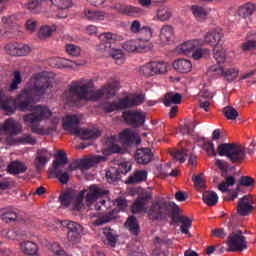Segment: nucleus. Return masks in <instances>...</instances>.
<instances>
[{
  "instance_id": "1",
  "label": "nucleus",
  "mask_w": 256,
  "mask_h": 256,
  "mask_svg": "<svg viewBox=\"0 0 256 256\" xmlns=\"http://www.w3.org/2000/svg\"><path fill=\"white\" fill-rule=\"evenodd\" d=\"M93 79L82 78L71 82L63 93L67 103L76 107L81 105V101H99L102 97L113 99L119 91V81L109 80L101 89L93 91Z\"/></svg>"
},
{
  "instance_id": "2",
  "label": "nucleus",
  "mask_w": 256,
  "mask_h": 256,
  "mask_svg": "<svg viewBox=\"0 0 256 256\" xmlns=\"http://www.w3.org/2000/svg\"><path fill=\"white\" fill-rule=\"evenodd\" d=\"M51 74L46 76H37L31 79V87L25 88L16 98H5L3 91L0 90V107L8 115H13L16 109L20 111H31L36 95H45L47 89L53 87V81L50 80Z\"/></svg>"
},
{
  "instance_id": "3",
  "label": "nucleus",
  "mask_w": 256,
  "mask_h": 256,
  "mask_svg": "<svg viewBox=\"0 0 256 256\" xmlns=\"http://www.w3.org/2000/svg\"><path fill=\"white\" fill-rule=\"evenodd\" d=\"M150 221H167L171 217L174 223H181V233H189V227L193 225V220L182 215V211L177 204L167 200L152 202L148 210L145 211Z\"/></svg>"
},
{
  "instance_id": "4",
  "label": "nucleus",
  "mask_w": 256,
  "mask_h": 256,
  "mask_svg": "<svg viewBox=\"0 0 256 256\" xmlns=\"http://www.w3.org/2000/svg\"><path fill=\"white\" fill-rule=\"evenodd\" d=\"M53 113L47 106H34L33 112L29 114H25L23 116L24 124L27 127L31 128L32 133H36L37 135H51L54 131H57V123H59V118H54V124L52 127H48L47 129H43L41 127V121L44 119H49Z\"/></svg>"
},
{
  "instance_id": "5",
  "label": "nucleus",
  "mask_w": 256,
  "mask_h": 256,
  "mask_svg": "<svg viewBox=\"0 0 256 256\" xmlns=\"http://www.w3.org/2000/svg\"><path fill=\"white\" fill-rule=\"evenodd\" d=\"M100 44L96 46V51L101 57H112L115 61L123 63L125 54L123 50L117 48V41H123V36L106 32L100 35Z\"/></svg>"
},
{
  "instance_id": "6",
  "label": "nucleus",
  "mask_w": 256,
  "mask_h": 256,
  "mask_svg": "<svg viewBox=\"0 0 256 256\" xmlns=\"http://www.w3.org/2000/svg\"><path fill=\"white\" fill-rule=\"evenodd\" d=\"M255 147V141L251 142L249 148L237 143H223L218 145L217 153L220 157H227L231 163H242L247 159V153H255Z\"/></svg>"
},
{
  "instance_id": "7",
  "label": "nucleus",
  "mask_w": 256,
  "mask_h": 256,
  "mask_svg": "<svg viewBox=\"0 0 256 256\" xmlns=\"http://www.w3.org/2000/svg\"><path fill=\"white\" fill-rule=\"evenodd\" d=\"M83 119L82 115H67L63 119L64 131H69L70 135H76L82 140L97 139L101 137V131L99 129H81L79 123Z\"/></svg>"
},
{
  "instance_id": "8",
  "label": "nucleus",
  "mask_w": 256,
  "mask_h": 256,
  "mask_svg": "<svg viewBox=\"0 0 256 256\" xmlns=\"http://www.w3.org/2000/svg\"><path fill=\"white\" fill-rule=\"evenodd\" d=\"M105 195H109V191L97 186L91 185L87 190H82L76 198V203L74 204V211H81L83 207V199H86L87 205H91L95 203L97 199L100 197H105Z\"/></svg>"
},
{
  "instance_id": "9",
  "label": "nucleus",
  "mask_w": 256,
  "mask_h": 256,
  "mask_svg": "<svg viewBox=\"0 0 256 256\" xmlns=\"http://www.w3.org/2000/svg\"><path fill=\"white\" fill-rule=\"evenodd\" d=\"M145 103V96L136 95V96H126L121 98L118 102H111L104 104L102 109L105 113H113V111H123L125 109H131Z\"/></svg>"
},
{
  "instance_id": "10",
  "label": "nucleus",
  "mask_w": 256,
  "mask_h": 256,
  "mask_svg": "<svg viewBox=\"0 0 256 256\" xmlns=\"http://www.w3.org/2000/svg\"><path fill=\"white\" fill-rule=\"evenodd\" d=\"M114 205H116L118 209L115 208L107 214L98 216L95 214L90 215V217H97V219L93 222L95 227H101L103 225H107V223H111V221H115L119 211H125V209H127V200L125 198H118L115 200Z\"/></svg>"
},
{
  "instance_id": "11",
  "label": "nucleus",
  "mask_w": 256,
  "mask_h": 256,
  "mask_svg": "<svg viewBox=\"0 0 256 256\" xmlns=\"http://www.w3.org/2000/svg\"><path fill=\"white\" fill-rule=\"evenodd\" d=\"M180 55H186L187 57H193L196 61H199L207 53V50L201 49L199 40H190L184 42L177 47Z\"/></svg>"
},
{
  "instance_id": "12",
  "label": "nucleus",
  "mask_w": 256,
  "mask_h": 256,
  "mask_svg": "<svg viewBox=\"0 0 256 256\" xmlns=\"http://www.w3.org/2000/svg\"><path fill=\"white\" fill-rule=\"evenodd\" d=\"M228 251L237 253L247 249V238L243 235V231L236 229L229 234L227 239Z\"/></svg>"
},
{
  "instance_id": "13",
  "label": "nucleus",
  "mask_w": 256,
  "mask_h": 256,
  "mask_svg": "<svg viewBox=\"0 0 256 256\" xmlns=\"http://www.w3.org/2000/svg\"><path fill=\"white\" fill-rule=\"evenodd\" d=\"M101 161H107L105 156H92L90 158H84L80 161L72 162L68 168V173L71 171H77V169H91V167H95L97 163H101Z\"/></svg>"
},
{
  "instance_id": "14",
  "label": "nucleus",
  "mask_w": 256,
  "mask_h": 256,
  "mask_svg": "<svg viewBox=\"0 0 256 256\" xmlns=\"http://www.w3.org/2000/svg\"><path fill=\"white\" fill-rule=\"evenodd\" d=\"M207 75L208 77H213V75H221L222 77H225L226 81L231 83L232 81H235L237 77H239V71L233 68L225 70L223 66L212 65L209 67Z\"/></svg>"
},
{
  "instance_id": "15",
  "label": "nucleus",
  "mask_w": 256,
  "mask_h": 256,
  "mask_svg": "<svg viewBox=\"0 0 256 256\" xmlns=\"http://www.w3.org/2000/svg\"><path fill=\"white\" fill-rule=\"evenodd\" d=\"M67 239L72 245H77L81 243V235H83V226L77 222L68 221L66 223Z\"/></svg>"
},
{
  "instance_id": "16",
  "label": "nucleus",
  "mask_w": 256,
  "mask_h": 256,
  "mask_svg": "<svg viewBox=\"0 0 256 256\" xmlns=\"http://www.w3.org/2000/svg\"><path fill=\"white\" fill-rule=\"evenodd\" d=\"M122 119H124L127 125H133L134 127H140L145 123V115L141 111L127 110L122 114Z\"/></svg>"
},
{
  "instance_id": "17",
  "label": "nucleus",
  "mask_w": 256,
  "mask_h": 256,
  "mask_svg": "<svg viewBox=\"0 0 256 256\" xmlns=\"http://www.w3.org/2000/svg\"><path fill=\"white\" fill-rule=\"evenodd\" d=\"M255 211V207L253 206V196L245 195L240 198L237 204V213L241 217H247V215H251Z\"/></svg>"
},
{
  "instance_id": "18",
  "label": "nucleus",
  "mask_w": 256,
  "mask_h": 256,
  "mask_svg": "<svg viewBox=\"0 0 256 256\" xmlns=\"http://www.w3.org/2000/svg\"><path fill=\"white\" fill-rule=\"evenodd\" d=\"M6 53L12 57H25L31 53V47L29 45H19L17 42L8 43L5 46Z\"/></svg>"
},
{
  "instance_id": "19",
  "label": "nucleus",
  "mask_w": 256,
  "mask_h": 256,
  "mask_svg": "<svg viewBox=\"0 0 256 256\" xmlns=\"http://www.w3.org/2000/svg\"><path fill=\"white\" fill-rule=\"evenodd\" d=\"M153 199V195L151 192L144 191L139 194L138 198L132 205V213H141L145 210V206L147 205V201Z\"/></svg>"
},
{
  "instance_id": "20",
  "label": "nucleus",
  "mask_w": 256,
  "mask_h": 256,
  "mask_svg": "<svg viewBox=\"0 0 256 256\" xmlns=\"http://www.w3.org/2000/svg\"><path fill=\"white\" fill-rule=\"evenodd\" d=\"M134 159L138 165H147L153 159V151L150 148H138L135 152Z\"/></svg>"
},
{
  "instance_id": "21",
  "label": "nucleus",
  "mask_w": 256,
  "mask_h": 256,
  "mask_svg": "<svg viewBox=\"0 0 256 256\" xmlns=\"http://www.w3.org/2000/svg\"><path fill=\"white\" fill-rule=\"evenodd\" d=\"M2 131H5L10 135H19V133H22L23 131V126L14 118H8L2 125Z\"/></svg>"
},
{
  "instance_id": "22",
  "label": "nucleus",
  "mask_w": 256,
  "mask_h": 256,
  "mask_svg": "<svg viewBox=\"0 0 256 256\" xmlns=\"http://www.w3.org/2000/svg\"><path fill=\"white\" fill-rule=\"evenodd\" d=\"M122 48L128 53H143L147 49V46L143 41L136 39L124 42Z\"/></svg>"
},
{
  "instance_id": "23",
  "label": "nucleus",
  "mask_w": 256,
  "mask_h": 256,
  "mask_svg": "<svg viewBox=\"0 0 256 256\" xmlns=\"http://www.w3.org/2000/svg\"><path fill=\"white\" fill-rule=\"evenodd\" d=\"M224 35L225 34L223 33V29L215 28V29L208 31L204 35V41L208 45H212V46L219 45V41H221V39H223Z\"/></svg>"
},
{
  "instance_id": "24",
  "label": "nucleus",
  "mask_w": 256,
  "mask_h": 256,
  "mask_svg": "<svg viewBox=\"0 0 256 256\" xmlns=\"http://www.w3.org/2000/svg\"><path fill=\"white\" fill-rule=\"evenodd\" d=\"M49 159H51V152L46 149L38 150L34 160L36 171H41L47 165Z\"/></svg>"
},
{
  "instance_id": "25",
  "label": "nucleus",
  "mask_w": 256,
  "mask_h": 256,
  "mask_svg": "<svg viewBox=\"0 0 256 256\" xmlns=\"http://www.w3.org/2000/svg\"><path fill=\"white\" fill-rule=\"evenodd\" d=\"M173 69L178 71V73H191L193 63H191L188 59H178L173 62Z\"/></svg>"
},
{
  "instance_id": "26",
  "label": "nucleus",
  "mask_w": 256,
  "mask_h": 256,
  "mask_svg": "<svg viewBox=\"0 0 256 256\" xmlns=\"http://www.w3.org/2000/svg\"><path fill=\"white\" fill-rule=\"evenodd\" d=\"M183 101V95L177 92H168L165 94L163 103L165 107H171V105H181Z\"/></svg>"
},
{
  "instance_id": "27",
  "label": "nucleus",
  "mask_w": 256,
  "mask_h": 256,
  "mask_svg": "<svg viewBox=\"0 0 256 256\" xmlns=\"http://www.w3.org/2000/svg\"><path fill=\"white\" fill-rule=\"evenodd\" d=\"M119 11L128 17H141V15H144L143 9L131 5L121 6Z\"/></svg>"
},
{
  "instance_id": "28",
  "label": "nucleus",
  "mask_w": 256,
  "mask_h": 256,
  "mask_svg": "<svg viewBox=\"0 0 256 256\" xmlns=\"http://www.w3.org/2000/svg\"><path fill=\"white\" fill-rule=\"evenodd\" d=\"M69 163V159L67 158V153L65 151H59L57 154L56 160L53 161L52 167L53 171H60L59 167H65Z\"/></svg>"
},
{
  "instance_id": "29",
  "label": "nucleus",
  "mask_w": 256,
  "mask_h": 256,
  "mask_svg": "<svg viewBox=\"0 0 256 256\" xmlns=\"http://www.w3.org/2000/svg\"><path fill=\"white\" fill-rule=\"evenodd\" d=\"M125 226L132 235L137 236L139 235V233H141V227L139 226V222L134 216H131L127 219Z\"/></svg>"
},
{
  "instance_id": "30",
  "label": "nucleus",
  "mask_w": 256,
  "mask_h": 256,
  "mask_svg": "<svg viewBox=\"0 0 256 256\" xmlns=\"http://www.w3.org/2000/svg\"><path fill=\"white\" fill-rule=\"evenodd\" d=\"M202 201L208 205V207H214V205H217L219 201V196L216 192L206 191L202 195Z\"/></svg>"
},
{
  "instance_id": "31",
  "label": "nucleus",
  "mask_w": 256,
  "mask_h": 256,
  "mask_svg": "<svg viewBox=\"0 0 256 256\" xmlns=\"http://www.w3.org/2000/svg\"><path fill=\"white\" fill-rule=\"evenodd\" d=\"M255 9V4L246 3L238 9V15L242 17V19H247V17H251V15L255 13Z\"/></svg>"
},
{
  "instance_id": "32",
  "label": "nucleus",
  "mask_w": 256,
  "mask_h": 256,
  "mask_svg": "<svg viewBox=\"0 0 256 256\" xmlns=\"http://www.w3.org/2000/svg\"><path fill=\"white\" fill-rule=\"evenodd\" d=\"M214 59L219 67H223V63H225V60L227 59V54L225 50L219 46L214 47Z\"/></svg>"
},
{
  "instance_id": "33",
  "label": "nucleus",
  "mask_w": 256,
  "mask_h": 256,
  "mask_svg": "<svg viewBox=\"0 0 256 256\" xmlns=\"http://www.w3.org/2000/svg\"><path fill=\"white\" fill-rule=\"evenodd\" d=\"M173 37V26L164 25L160 30V40L162 43H169Z\"/></svg>"
},
{
  "instance_id": "34",
  "label": "nucleus",
  "mask_w": 256,
  "mask_h": 256,
  "mask_svg": "<svg viewBox=\"0 0 256 256\" xmlns=\"http://www.w3.org/2000/svg\"><path fill=\"white\" fill-rule=\"evenodd\" d=\"M8 171L11 174L18 175V173H25V171H27V166L23 162H12L8 166Z\"/></svg>"
},
{
  "instance_id": "35",
  "label": "nucleus",
  "mask_w": 256,
  "mask_h": 256,
  "mask_svg": "<svg viewBox=\"0 0 256 256\" xmlns=\"http://www.w3.org/2000/svg\"><path fill=\"white\" fill-rule=\"evenodd\" d=\"M191 11L197 21H205L207 19V10L202 6L193 5L191 6Z\"/></svg>"
},
{
  "instance_id": "36",
  "label": "nucleus",
  "mask_w": 256,
  "mask_h": 256,
  "mask_svg": "<svg viewBox=\"0 0 256 256\" xmlns=\"http://www.w3.org/2000/svg\"><path fill=\"white\" fill-rule=\"evenodd\" d=\"M147 180V171L146 170H137L132 176L128 178V183H141Z\"/></svg>"
},
{
  "instance_id": "37",
  "label": "nucleus",
  "mask_w": 256,
  "mask_h": 256,
  "mask_svg": "<svg viewBox=\"0 0 256 256\" xmlns=\"http://www.w3.org/2000/svg\"><path fill=\"white\" fill-rule=\"evenodd\" d=\"M236 179L234 176H228L226 177L225 181H222L219 185H218V189L219 191H221L222 193H227L229 192V187H233V185H235L236 183Z\"/></svg>"
},
{
  "instance_id": "38",
  "label": "nucleus",
  "mask_w": 256,
  "mask_h": 256,
  "mask_svg": "<svg viewBox=\"0 0 256 256\" xmlns=\"http://www.w3.org/2000/svg\"><path fill=\"white\" fill-rule=\"evenodd\" d=\"M21 249L26 255H37V244L31 241H26L21 244Z\"/></svg>"
},
{
  "instance_id": "39",
  "label": "nucleus",
  "mask_w": 256,
  "mask_h": 256,
  "mask_svg": "<svg viewBox=\"0 0 256 256\" xmlns=\"http://www.w3.org/2000/svg\"><path fill=\"white\" fill-rule=\"evenodd\" d=\"M120 141L123 145H132L133 141H135V134L131 130L126 129L120 133Z\"/></svg>"
},
{
  "instance_id": "40",
  "label": "nucleus",
  "mask_w": 256,
  "mask_h": 256,
  "mask_svg": "<svg viewBox=\"0 0 256 256\" xmlns=\"http://www.w3.org/2000/svg\"><path fill=\"white\" fill-rule=\"evenodd\" d=\"M21 83H23V77H21V72L16 70L13 73V79L12 82L9 86V91H17V89H19V85H21Z\"/></svg>"
},
{
  "instance_id": "41",
  "label": "nucleus",
  "mask_w": 256,
  "mask_h": 256,
  "mask_svg": "<svg viewBox=\"0 0 256 256\" xmlns=\"http://www.w3.org/2000/svg\"><path fill=\"white\" fill-rule=\"evenodd\" d=\"M106 179L108 183H115V181H121V174H119L117 168L112 167L106 171Z\"/></svg>"
},
{
  "instance_id": "42",
  "label": "nucleus",
  "mask_w": 256,
  "mask_h": 256,
  "mask_svg": "<svg viewBox=\"0 0 256 256\" xmlns=\"http://www.w3.org/2000/svg\"><path fill=\"white\" fill-rule=\"evenodd\" d=\"M170 155L175 159V161L185 163V160L187 159V149L182 148L181 150H172L170 151Z\"/></svg>"
},
{
  "instance_id": "43",
  "label": "nucleus",
  "mask_w": 256,
  "mask_h": 256,
  "mask_svg": "<svg viewBox=\"0 0 256 256\" xmlns=\"http://www.w3.org/2000/svg\"><path fill=\"white\" fill-rule=\"evenodd\" d=\"M168 64L166 62H152V70L154 75H161L167 73Z\"/></svg>"
},
{
  "instance_id": "44",
  "label": "nucleus",
  "mask_w": 256,
  "mask_h": 256,
  "mask_svg": "<svg viewBox=\"0 0 256 256\" xmlns=\"http://www.w3.org/2000/svg\"><path fill=\"white\" fill-rule=\"evenodd\" d=\"M51 173L56 175V179L59 180L61 185H67L69 183V179L71 178L69 172H63V170H56Z\"/></svg>"
},
{
  "instance_id": "45",
  "label": "nucleus",
  "mask_w": 256,
  "mask_h": 256,
  "mask_svg": "<svg viewBox=\"0 0 256 256\" xmlns=\"http://www.w3.org/2000/svg\"><path fill=\"white\" fill-rule=\"evenodd\" d=\"M223 114L226 119H229L230 121H235L237 117H239V112H237V109L233 108L232 106H226L223 108Z\"/></svg>"
},
{
  "instance_id": "46",
  "label": "nucleus",
  "mask_w": 256,
  "mask_h": 256,
  "mask_svg": "<svg viewBox=\"0 0 256 256\" xmlns=\"http://www.w3.org/2000/svg\"><path fill=\"white\" fill-rule=\"evenodd\" d=\"M25 232L19 229H12L5 232L6 239L10 241H15L16 239H20V237H25Z\"/></svg>"
},
{
  "instance_id": "47",
  "label": "nucleus",
  "mask_w": 256,
  "mask_h": 256,
  "mask_svg": "<svg viewBox=\"0 0 256 256\" xmlns=\"http://www.w3.org/2000/svg\"><path fill=\"white\" fill-rule=\"evenodd\" d=\"M53 35V30L47 25L41 26L38 31V38L41 41H45L46 39H49Z\"/></svg>"
},
{
  "instance_id": "48",
  "label": "nucleus",
  "mask_w": 256,
  "mask_h": 256,
  "mask_svg": "<svg viewBox=\"0 0 256 256\" xmlns=\"http://www.w3.org/2000/svg\"><path fill=\"white\" fill-rule=\"evenodd\" d=\"M52 5L58 7V9H69L73 7V0H50Z\"/></svg>"
},
{
  "instance_id": "49",
  "label": "nucleus",
  "mask_w": 256,
  "mask_h": 256,
  "mask_svg": "<svg viewBox=\"0 0 256 256\" xmlns=\"http://www.w3.org/2000/svg\"><path fill=\"white\" fill-rule=\"evenodd\" d=\"M59 201L62 207H65V209H67V207H70L71 203H73V195L69 192L63 193L62 195H60Z\"/></svg>"
},
{
  "instance_id": "50",
  "label": "nucleus",
  "mask_w": 256,
  "mask_h": 256,
  "mask_svg": "<svg viewBox=\"0 0 256 256\" xmlns=\"http://www.w3.org/2000/svg\"><path fill=\"white\" fill-rule=\"evenodd\" d=\"M50 249L55 256H71L69 253L65 251V249H63V247H61L60 243H57V242L52 243Z\"/></svg>"
},
{
  "instance_id": "51",
  "label": "nucleus",
  "mask_w": 256,
  "mask_h": 256,
  "mask_svg": "<svg viewBox=\"0 0 256 256\" xmlns=\"http://www.w3.org/2000/svg\"><path fill=\"white\" fill-rule=\"evenodd\" d=\"M84 15L90 21H100L101 19H103V13L91 11L89 9L84 10Z\"/></svg>"
},
{
  "instance_id": "52",
  "label": "nucleus",
  "mask_w": 256,
  "mask_h": 256,
  "mask_svg": "<svg viewBox=\"0 0 256 256\" xmlns=\"http://www.w3.org/2000/svg\"><path fill=\"white\" fill-rule=\"evenodd\" d=\"M26 8L30 13H37L41 9V0H28Z\"/></svg>"
},
{
  "instance_id": "53",
  "label": "nucleus",
  "mask_w": 256,
  "mask_h": 256,
  "mask_svg": "<svg viewBox=\"0 0 256 256\" xmlns=\"http://www.w3.org/2000/svg\"><path fill=\"white\" fill-rule=\"evenodd\" d=\"M18 142L22 143L23 145H37V139L31 134H24L23 136L19 137Z\"/></svg>"
},
{
  "instance_id": "54",
  "label": "nucleus",
  "mask_w": 256,
  "mask_h": 256,
  "mask_svg": "<svg viewBox=\"0 0 256 256\" xmlns=\"http://www.w3.org/2000/svg\"><path fill=\"white\" fill-rule=\"evenodd\" d=\"M66 53L71 57H79L81 55V48L74 44H66Z\"/></svg>"
},
{
  "instance_id": "55",
  "label": "nucleus",
  "mask_w": 256,
  "mask_h": 256,
  "mask_svg": "<svg viewBox=\"0 0 256 256\" xmlns=\"http://www.w3.org/2000/svg\"><path fill=\"white\" fill-rule=\"evenodd\" d=\"M139 71H140L141 75H144V77H153V75H155L153 72L152 62L140 67Z\"/></svg>"
},
{
  "instance_id": "56",
  "label": "nucleus",
  "mask_w": 256,
  "mask_h": 256,
  "mask_svg": "<svg viewBox=\"0 0 256 256\" xmlns=\"http://www.w3.org/2000/svg\"><path fill=\"white\" fill-rule=\"evenodd\" d=\"M171 11L165 8H161L157 12V17L160 21H169L171 19Z\"/></svg>"
},
{
  "instance_id": "57",
  "label": "nucleus",
  "mask_w": 256,
  "mask_h": 256,
  "mask_svg": "<svg viewBox=\"0 0 256 256\" xmlns=\"http://www.w3.org/2000/svg\"><path fill=\"white\" fill-rule=\"evenodd\" d=\"M239 184L242 185V187H253L255 185V179L251 176H241Z\"/></svg>"
},
{
  "instance_id": "58",
  "label": "nucleus",
  "mask_w": 256,
  "mask_h": 256,
  "mask_svg": "<svg viewBox=\"0 0 256 256\" xmlns=\"http://www.w3.org/2000/svg\"><path fill=\"white\" fill-rule=\"evenodd\" d=\"M104 235L110 247H115V245H117V236L113 235V232L111 230L104 231Z\"/></svg>"
},
{
  "instance_id": "59",
  "label": "nucleus",
  "mask_w": 256,
  "mask_h": 256,
  "mask_svg": "<svg viewBox=\"0 0 256 256\" xmlns=\"http://www.w3.org/2000/svg\"><path fill=\"white\" fill-rule=\"evenodd\" d=\"M142 30H143V27H141V22L139 20L132 21L130 25L131 33H134V35H139Z\"/></svg>"
},
{
  "instance_id": "60",
  "label": "nucleus",
  "mask_w": 256,
  "mask_h": 256,
  "mask_svg": "<svg viewBox=\"0 0 256 256\" xmlns=\"http://www.w3.org/2000/svg\"><path fill=\"white\" fill-rule=\"evenodd\" d=\"M39 26V23L37 22V20L34 19H28L26 21V29L27 31H29L30 33H35V31H37V27Z\"/></svg>"
},
{
  "instance_id": "61",
  "label": "nucleus",
  "mask_w": 256,
  "mask_h": 256,
  "mask_svg": "<svg viewBox=\"0 0 256 256\" xmlns=\"http://www.w3.org/2000/svg\"><path fill=\"white\" fill-rule=\"evenodd\" d=\"M212 237H217L218 239H225L227 237V232L223 228H216L211 231Z\"/></svg>"
},
{
  "instance_id": "62",
  "label": "nucleus",
  "mask_w": 256,
  "mask_h": 256,
  "mask_svg": "<svg viewBox=\"0 0 256 256\" xmlns=\"http://www.w3.org/2000/svg\"><path fill=\"white\" fill-rule=\"evenodd\" d=\"M203 149H204V151H206V153L208 155H213L214 157H215V155H217V152L215 151V145H213V143H211V142L204 143Z\"/></svg>"
},
{
  "instance_id": "63",
  "label": "nucleus",
  "mask_w": 256,
  "mask_h": 256,
  "mask_svg": "<svg viewBox=\"0 0 256 256\" xmlns=\"http://www.w3.org/2000/svg\"><path fill=\"white\" fill-rule=\"evenodd\" d=\"M3 221L5 223H11V221H17V213L15 212H6L2 215Z\"/></svg>"
},
{
  "instance_id": "64",
  "label": "nucleus",
  "mask_w": 256,
  "mask_h": 256,
  "mask_svg": "<svg viewBox=\"0 0 256 256\" xmlns=\"http://www.w3.org/2000/svg\"><path fill=\"white\" fill-rule=\"evenodd\" d=\"M243 51H253L256 49V40H247L242 44Z\"/></svg>"
}]
</instances>
